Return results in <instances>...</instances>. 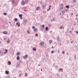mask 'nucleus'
I'll list each match as a JSON object with an SVG mask.
<instances>
[{
	"instance_id": "1",
	"label": "nucleus",
	"mask_w": 78,
	"mask_h": 78,
	"mask_svg": "<svg viewBox=\"0 0 78 78\" xmlns=\"http://www.w3.org/2000/svg\"><path fill=\"white\" fill-rule=\"evenodd\" d=\"M44 42H41L40 43V45H41V46H42V47H43L44 46Z\"/></svg>"
},
{
	"instance_id": "2",
	"label": "nucleus",
	"mask_w": 78,
	"mask_h": 78,
	"mask_svg": "<svg viewBox=\"0 0 78 78\" xmlns=\"http://www.w3.org/2000/svg\"><path fill=\"white\" fill-rule=\"evenodd\" d=\"M23 15L22 14H20L19 15V17H20V19H21V20H22L23 19V18L22 17V16Z\"/></svg>"
},
{
	"instance_id": "3",
	"label": "nucleus",
	"mask_w": 78,
	"mask_h": 78,
	"mask_svg": "<svg viewBox=\"0 0 78 78\" xmlns=\"http://www.w3.org/2000/svg\"><path fill=\"white\" fill-rule=\"evenodd\" d=\"M25 3H26L25 2H24L23 1H22L21 2V4L22 5H25Z\"/></svg>"
},
{
	"instance_id": "4",
	"label": "nucleus",
	"mask_w": 78,
	"mask_h": 78,
	"mask_svg": "<svg viewBox=\"0 0 78 78\" xmlns=\"http://www.w3.org/2000/svg\"><path fill=\"white\" fill-rule=\"evenodd\" d=\"M16 25H18V27H19L20 26V23L18 22L16 23Z\"/></svg>"
},
{
	"instance_id": "5",
	"label": "nucleus",
	"mask_w": 78,
	"mask_h": 78,
	"mask_svg": "<svg viewBox=\"0 0 78 78\" xmlns=\"http://www.w3.org/2000/svg\"><path fill=\"white\" fill-rule=\"evenodd\" d=\"M29 2H30V0H25V3L26 4H28Z\"/></svg>"
},
{
	"instance_id": "6",
	"label": "nucleus",
	"mask_w": 78,
	"mask_h": 78,
	"mask_svg": "<svg viewBox=\"0 0 78 78\" xmlns=\"http://www.w3.org/2000/svg\"><path fill=\"white\" fill-rule=\"evenodd\" d=\"M27 57H28V55L26 54L25 56L23 57V58L24 59H27Z\"/></svg>"
},
{
	"instance_id": "7",
	"label": "nucleus",
	"mask_w": 78,
	"mask_h": 78,
	"mask_svg": "<svg viewBox=\"0 0 78 78\" xmlns=\"http://www.w3.org/2000/svg\"><path fill=\"white\" fill-rule=\"evenodd\" d=\"M3 33L4 34H8V32L6 31L3 32Z\"/></svg>"
},
{
	"instance_id": "8",
	"label": "nucleus",
	"mask_w": 78,
	"mask_h": 78,
	"mask_svg": "<svg viewBox=\"0 0 78 78\" xmlns=\"http://www.w3.org/2000/svg\"><path fill=\"white\" fill-rule=\"evenodd\" d=\"M27 22V20L26 19H25L23 20V23H26Z\"/></svg>"
},
{
	"instance_id": "9",
	"label": "nucleus",
	"mask_w": 78,
	"mask_h": 78,
	"mask_svg": "<svg viewBox=\"0 0 78 78\" xmlns=\"http://www.w3.org/2000/svg\"><path fill=\"white\" fill-rule=\"evenodd\" d=\"M42 6L43 9H45V5H42Z\"/></svg>"
},
{
	"instance_id": "10",
	"label": "nucleus",
	"mask_w": 78,
	"mask_h": 78,
	"mask_svg": "<svg viewBox=\"0 0 78 78\" xmlns=\"http://www.w3.org/2000/svg\"><path fill=\"white\" fill-rule=\"evenodd\" d=\"M49 9H47L48 11H49V10H50L51 9V5H49Z\"/></svg>"
},
{
	"instance_id": "11",
	"label": "nucleus",
	"mask_w": 78,
	"mask_h": 78,
	"mask_svg": "<svg viewBox=\"0 0 78 78\" xmlns=\"http://www.w3.org/2000/svg\"><path fill=\"white\" fill-rule=\"evenodd\" d=\"M39 9H40V7H37V8L36 9V10H37V11H38V10H39Z\"/></svg>"
},
{
	"instance_id": "12",
	"label": "nucleus",
	"mask_w": 78,
	"mask_h": 78,
	"mask_svg": "<svg viewBox=\"0 0 78 78\" xmlns=\"http://www.w3.org/2000/svg\"><path fill=\"white\" fill-rule=\"evenodd\" d=\"M57 41H59V37H57Z\"/></svg>"
},
{
	"instance_id": "13",
	"label": "nucleus",
	"mask_w": 78,
	"mask_h": 78,
	"mask_svg": "<svg viewBox=\"0 0 78 78\" xmlns=\"http://www.w3.org/2000/svg\"><path fill=\"white\" fill-rule=\"evenodd\" d=\"M17 60H19V59H20V57H19V56H18L17 57Z\"/></svg>"
},
{
	"instance_id": "14",
	"label": "nucleus",
	"mask_w": 78,
	"mask_h": 78,
	"mask_svg": "<svg viewBox=\"0 0 78 78\" xmlns=\"http://www.w3.org/2000/svg\"><path fill=\"white\" fill-rule=\"evenodd\" d=\"M5 72L6 74H8V73H9V71H5Z\"/></svg>"
},
{
	"instance_id": "15",
	"label": "nucleus",
	"mask_w": 78,
	"mask_h": 78,
	"mask_svg": "<svg viewBox=\"0 0 78 78\" xmlns=\"http://www.w3.org/2000/svg\"><path fill=\"white\" fill-rule=\"evenodd\" d=\"M5 51H6L5 52H4V54H5V53H8V50L5 49Z\"/></svg>"
},
{
	"instance_id": "16",
	"label": "nucleus",
	"mask_w": 78,
	"mask_h": 78,
	"mask_svg": "<svg viewBox=\"0 0 78 78\" xmlns=\"http://www.w3.org/2000/svg\"><path fill=\"white\" fill-rule=\"evenodd\" d=\"M49 42L50 44H51V43H52V40H50L49 41Z\"/></svg>"
},
{
	"instance_id": "17",
	"label": "nucleus",
	"mask_w": 78,
	"mask_h": 78,
	"mask_svg": "<svg viewBox=\"0 0 78 78\" xmlns=\"http://www.w3.org/2000/svg\"><path fill=\"white\" fill-rule=\"evenodd\" d=\"M44 30V28H43V27H42L41 28V31H43Z\"/></svg>"
},
{
	"instance_id": "18",
	"label": "nucleus",
	"mask_w": 78,
	"mask_h": 78,
	"mask_svg": "<svg viewBox=\"0 0 78 78\" xmlns=\"http://www.w3.org/2000/svg\"><path fill=\"white\" fill-rule=\"evenodd\" d=\"M64 9V7H62L60 8V9L61 10V9Z\"/></svg>"
},
{
	"instance_id": "19",
	"label": "nucleus",
	"mask_w": 78,
	"mask_h": 78,
	"mask_svg": "<svg viewBox=\"0 0 78 78\" xmlns=\"http://www.w3.org/2000/svg\"><path fill=\"white\" fill-rule=\"evenodd\" d=\"M34 31L36 32V31H37V28H36L34 30Z\"/></svg>"
},
{
	"instance_id": "20",
	"label": "nucleus",
	"mask_w": 78,
	"mask_h": 78,
	"mask_svg": "<svg viewBox=\"0 0 78 78\" xmlns=\"http://www.w3.org/2000/svg\"><path fill=\"white\" fill-rule=\"evenodd\" d=\"M66 8H69V5H66Z\"/></svg>"
},
{
	"instance_id": "21",
	"label": "nucleus",
	"mask_w": 78,
	"mask_h": 78,
	"mask_svg": "<svg viewBox=\"0 0 78 78\" xmlns=\"http://www.w3.org/2000/svg\"><path fill=\"white\" fill-rule=\"evenodd\" d=\"M48 27H46V28H45V30H46V31H47V30H48Z\"/></svg>"
},
{
	"instance_id": "22",
	"label": "nucleus",
	"mask_w": 78,
	"mask_h": 78,
	"mask_svg": "<svg viewBox=\"0 0 78 78\" xmlns=\"http://www.w3.org/2000/svg\"><path fill=\"white\" fill-rule=\"evenodd\" d=\"M14 20L15 21H18L17 18H15Z\"/></svg>"
},
{
	"instance_id": "23",
	"label": "nucleus",
	"mask_w": 78,
	"mask_h": 78,
	"mask_svg": "<svg viewBox=\"0 0 78 78\" xmlns=\"http://www.w3.org/2000/svg\"><path fill=\"white\" fill-rule=\"evenodd\" d=\"M17 56H18V55H20V53L19 52H18L17 53Z\"/></svg>"
},
{
	"instance_id": "24",
	"label": "nucleus",
	"mask_w": 78,
	"mask_h": 78,
	"mask_svg": "<svg viewBox=\"0 0 78 78\" xmlns=\"http://www.w3.org/2000/svg\"><path fill=\"white\" fill-rule=\"evenodd\" d=\"M7 14V13H6V12H4V16H6Z\"/></svg>"
},
{
	"instance_id": "25",
	"label": "nucleus",
	"mask_w": 78,
	"mask_h": 78,
	"mask_svg": "<svg viewBox=\"0 0 78 78\" xmlns=\"http://www.w3.org/2000/svg\"><path fill=\"white\" fill-rule=\"evenodd\" d=\"M33 50H34V51H36V48H34Z\"/></svg>"
},
{
	"instance_id": "26",
	"label": "nucleus",
	"mask_w": 78,
	"mask_h": 78,
	"mask_svg": "<svg viewBox=\"0 0 78 78\" xmlns=\"http://www.w3.org/2000/svg\"><path fill=\"white\" fill-rule=\"evenodd\" d=\"M42 28H43L44 29V28H45V26L44 25H43L42 26Z\"/></svg>"
},
{
	"instance_id": "27",
	"label": "nucleus",
	"mask_w": 78,
	"mask_h": 78,
	"mask_svg": "<svg viewBox=\"0 0 78 78\" xmlns=\"http://www.w3.org/2000/svg\"><path fill=\"white\" fill-rule=\"evenodd\" d=\"M28 76V74L27 73H26L25 74V76Z\"/></svg>"
},
{
	"instance_id": "28",
	"label": "nucleus",
	"mask_w": 78,
	"mask_h": 78,
	"mask_svg": "<svg viewBox=\"0 0 78 78\" xmlns=\"http://www.w3.org/2000/svg\"><path fill=\"white\" fill-rule=\"evenodd\" d=\"M34 28H35V26H33L32 27V29H34Z\"/></svg>"
},
{
	"instance_id": "29",
	"label": "nucleus",
	"mask_w": 78,
	"mask_h": 78,
	"mask_svg": "<svg viewBox=\"0 0 78 78\" xmlns=\"http://www.w3.org/2000/svg\"><path fill=\"white\" fill-rule=\"evenodd\" d=\"M36 36H37V37H38V34H36Z\"/></svg>"
},
{
	"instance_id": "30",
	"label": "nucleus",
	"mask_w": 78,
	"mask_h": 78,
	"mask_svg": "<svg viewBox=\"0 0 78 78\" xmlns=\"http://www.w3.org/2000/svg\"><path fill=\"white\" fill-rule=\"evenodd\" d=\"M62 27H63V26L62 25V26L61 27H60V29H62Z\"/></svg>"
},
{
	"instance_id": "31",
	"label": "nucleus",
	"mask_w": 78,
	"mask_h": 78,
	"mask_svg": "<svg viewBox=\"0 0 78 78\" xmlns=\"http://www.w3.org/2000/svg\"><path fill=\"white\" fill-rule=\"evenodd\" d=\"M65 53V51H63V52H62V53L63 54H64Z\"/></svg>"
},
{
	"instance_id": "32",
	"label": "nucleus",
	"mask_w": 78,
	"mask_h": 78,
	"mask_svg": "<svg viewBox=\"0 0 78 78\" xmlns=\"http://www.w3.org/2000/svg\"><path fill=\"white\" fill-rule=\"evenodd\" d=\"M51 53H55V52H54L53 51H52L51 52Z\"/></svg>"
},
{
	"instance_id": "33",
	"label": "nucleus",
	"mask_w": 78,
	"mask_h": 78,
	"mask_svg": "<svg viewBox=\"0 0 78 78\" xmlns=\"http://www.w3.org/2000/svg\"><path fill=\"white\" fill-rule=\"evenodd\" d=\"M62 69H59V70H60V71H61V70H62Z\"/></svg>"
},
{
	"instance_id": "34",
	"label": "nucleus",
	"mask_w": 78,
	"mask_h": 78,
	"mask_svg": "<svg viewBox=\"0 0 78 78\" xmlns=\"http://www.w3.org/2000/svg\"><path fill=\"white\" fill-rule=\"evenodd\" d=\"M21 76V73H20L19 75V76Z\"/></svg>"
},
{
	"instance_id": "35",
	"label": "nucleus",
	"mask_w": 78,
	"mask_h": 78,
	"mask_svg": "<svg viewBox=\"0 0 78 78\" xmlns=\"http://www.w3.org/2000/svg\"><path fill=\"white\" fill-rule=\"evenodd\" d=\"M12 2L13 3H14V0H13Z\"/></svg>"
},
{
	"instance_id": "36",
	"label": "nucleus",
	"mask_w": 78,
	"mask_h": 78,
	"mask_svg": "<svg viewBox=\"0 0 78 78\" xmlns=\"http://www.w3.org/2000/svg\"><path fill=\"white\" fill-rule=\"evenodd\" d=\"M61 6H63L64 5H63L62 4H61Z\"/></svg>"
},
{
	"instance_id": "37",
	"label": "nucleus",
	"mask_w": 78,
	"mask_h": 78,
	"mask_svg": "<svg viewBox=\"0 0 78 78\" xmlns=\"http://www.w3.org/2000/svg\"><path fill=\"white\" fill-rule=\"evenodd\" d=\"M66 54L67 55H69V53L67 52V53H66Z\"/></svg>"
},
{
	"instance_id": "38",
	"label": "nucleus",
	"mask_w": 78,
	"mask_h": 78,
	"mask_svg": "<svg viewBox=\"0 0 78 78\" xmlns=\"http://www.w3.org/2000/svg\"><path fill=\"white\" fill-rule=\"evenodd\" d=\"M73 41H72L71 42V44H72V43H73Z\"/></svg>"
},
{
	"instance_id": "39",
	"label": "nucleus",
	"mask_w": 78,
	"mask_h": 78,
	"mask_svg": "<svg viewBox=\"0 0 78 78\" xmlns=\"http://www.w3.org/2000/svg\"><path fill=\"white\" fill-rule=\"evenodd\" d=\"M76 33H77L78 34V31H76Z\"/></svg>"
},
{
	"instance_id": "40",
	"label": "nucleus",
	"mask_w": 78,
	"mask_h": 78,
	"mask_svg": "<svg viewBox=\"0 0 78 78\" xmlns=\"http://www.w3.org/2000/svg\"><path fill=\"white\" fill-rule=\"evenodd\" d=\"M9 65H10V62H9Z\"/></svg>"
},
{
	"instance_id": "41",
	"label": "nucleus",
	"mask_w": 78,
	"mask_h": 78,
	"mask_svg": "<svg viewBox=\"0 0 78 78\" xmlns=\"http://www.w3.org/2000/svg\"><path fill=\"white\" fill-rule=\"evenodd\" d=\"M73 30H74V29H73H73H72V31H73Z\"/></svg>"
},
{
	"instance_id": "42",
	"label": "nucleus",
	"mask_w": 78,
	"mask_h": 78,
	"mask_svg": "<svg viewBox=\"0 0 78 78\" xmlns=\"http://www.w3.org/2000/svg\"><path fill=\"white\" fill-rule=\"evenodd\" d=\"M76 17H78V15H76Z\"/></svg>"
},
{
	"instance_id": "43",
	"label": "nucleus",
	"mask_w": 78,
	"mask_h": 78,
	"mask_svg": "<svg viewBox=\"0 0 78 78\" xmlns=\"http://www.w3.org/2000/svg\"><path fill=\"white\" fill-rule=\"evenodd\" d=\"M74 2H75V3H76V1H75V0H74Z\"/></svg>"
},
{
	"instance_id": "44",
	"label": "nucleus",
	"mask_w": 78,
	"mask_h": 78,
	"mask_svg": "<svg viewBox=\"0 0 78 78\" xmlns=\"http://www.w3.org/2000/svg\"><path fill=\"white\" fill-rule=\"evenodd\" d=\"M72 31H70V33H72Z\"/></svg>"
},
{
	"instance_id": "45",
	"label": "nucleus",
	"mask_w": 78,
	"mask_h": 78,
	"mask_svg": "<svg viewBox=\"0 0 78 78\" xmlns=\"http://www.w3.org/2000/svg\"><path fill=\"white\" fill-rule=\"evenodd\" d=\"M29 33V31H27V33Z\"/></svg>"
},
{
	"instance_id": "46",
	"label": "nucleus",
	"mask_w": 78,
	"mask_h": 78,
	"mask_svg": "<svg viewBox=\"0 0 78 78\" xmlns=\"http://www.w3.org/2000/svg\"><path fill=\"white\" fill-rule=\"evenodd\" d=\"M7 42H8H8H9V41H7Z\"/></svg>"
},
{
	"instance_id": "47",
	"label": "nucleus",
	"mask_w": 78,
	"mask_h": 78,
	"mask_svg": "<svg viewBox=\"0 0 78 78\" xmlns=\"http://www.w3.org/2000/svg\"><path fill=\"white\" fill-rule=\"evenodd\" d=\"M76 57H74V59H76Z\"/></svg>"
},
{
	"instance_id": "48",
	"label": "nucleus",
	"mask_w": 78,
	"mask_h": 78,
	"mask_svg": "<svg viewBox=\"0 0 78 78\" xmlns=\"http://www.w3.org/2000/svg\"><path fill=\"white\" fill-rule=\"evenodd\" d=\"M62 28L63 29H64V27H63Z\"/></svg>"
},
{
	"instance_id": "49",
	"label": "nucleus",
	"mask_w": 78,
	"mask_h": 78,
	"mask_svg": "<svg viewBox=\"0 0 78 78\" xmlns=\"http://www.w3.org/2000/svg\"><path fill=\"white\" fill-rule=\"evenodd\" d=\"M58 53H59V51H58Z\"/></svg>"
},
{
	"instance_id": "50",
	"label": "nucleus",
	"mask_w": 78,
	"mask_h": 78,
	"mask_svg": "<svg viewBox=\"0 0 78 78\" xmlns=\"http://www.w3.org/2000/svg\"><path fill=\"white\" fill-rule=\"evenodd\" d=\"M73 13H72V14H71L72 16V15H73Z\"/></svg>"
},
{
	"instance_id": "51",
	"label": "nucleus",
	"mask_w": 78,
	"mask_h": 78,
	"mask_svg": "<svg viewBox=\"0 0 78 78\" xmlns=\"http://www.w3.org/2000/svg\"><path fill=\"white\" fill-rule=\"evenodd\" d=\"M53 20H54V21H55V18L53 19Z\"/></svg>"
},
{
	"instance_id": "52",
	"label": "nucleus",
	"mask_w": 78,
	"mask_h": 78,
	"mask_svg": "<svg viewBox=\"0 0 78 78\" xmlns=\"http://www.w3.org/2000/svg\"><path fill=\"white\" fill-rule=\"evenodd\" d=\"M52 48H53V46H52Z\"/></svg>"
},
{
	"instance_id": "53",
	"label": "nucleus",
	"mask_w": 78,
	"mask_h": 78,
	"mask_svg": "<svg viewBox=\"0 0 78 78\" xmlns=\"http://www.w3.org/2000/svg\"><path fill=\"white\" fill-rule=\"evenodd\" d=\"M41 71H42V69H41Z\"/></svg>"
},
{
	"instance_id": "54",
	"label": "nucleus",
	"mask_w": 78,
	"mask_h": 78,
	"mask_svg": "<svg viewBox=\"0 0 78 78\" xmlns=\"http://www.w3.org/2000/svg\"><path fill=\"white\" fill-rule=\"evenodd\" d=\"M1 44V41H0V44Z\"/></svg>"
},
{
	"instance_id": "55",
	"label": "nucleus",
	"mask_w": 78,
	"mask_h": 78,
	"mask_svg": "<svg viewBox=\"0 0 78 78\" xmlns=\"http://www.w3.org/2000/svg\"><path fill=\"white\" fill-rule=\"evenodd\" d=\"M38 66H40V65L39 64V65H38Z\"/></svg>"
},
{
	"instance_id": "56",
	"label": "nucleus",
	"mask_w": 78,
	"mask_h": 78,
	"mask_svg": "<svg viewBox=\"0 0 78 78\" xmlns=\"http://www.w3.org/2000/svg\"><path fill=\"white\" fill-rule=\"evenodd\" d=\"M60 15H61V13H60Z\"/></svg>"
},
{
	"instance_id": "57",
	"label": "nucleus",
	"mask_w": 78,
	"mask_h": 78,
	"mask_svg": "<svg viewBox=\"0 0 78 78\" xmlns=\"http://www.w3.org/2000/svg\"><path fill=\"white\" fill-rule=\"evenodd\" d=\"M76 19H77V18H76Z\"/></svg>"
},
{
	"instance_id": "58",
	"label": "nucleus",
	"mask_w": 78,
	"mask_h": 78,
	"mask_svg": "<svg viewBox=\"0 0 78 78\" xmlns=\"http://www.w3.org/2000/svg\"><path fill=\"white\" fill-rule=\"evenodd\" d=\"M51 21H53V20H51Z\"/></svg>"
},
{
	"instance_id": "59",
	"label": "nucleus",
	"mask_w": 78,
	"mask_h": 78,
	"mask_svg": "<svg viewBox=\"0 0 78 78\" xmlns=\"http://www.w3.org/2000/svg\"><path fill=\"white\" fill-rule=\"evenodd\" d=\"M10 64H11V62H10Z\"/></svg>"
},
{
	"instance_id": "60",
	"label": "nucleus",
	"mask_w": 78,
	"mask_h": 78,
	"mask_svg": "<svg viewBox=\"0 0 78 78\" xmlns=\"http://www.w3.org/2000/svg\"><path fill=\"white\" fill-rule=\"evenodd\" d=\"M77 20H78V18L77 19Z\"/></svg>"
},
{
	"instance_id": "61",
	"label": "nucleus",
	"mask_w": 78,
	"mask_h": 78,
	"mask_svg": "<svg viewBox=\"0 0 78 78\" xmlns=\"http://www.w3.org/2000/svg\"><path fill=\"white\" fill-rule=\"evenodd\" d=\"M60 6H61V5H60Z\"/></svg>"
}]
</instances>
